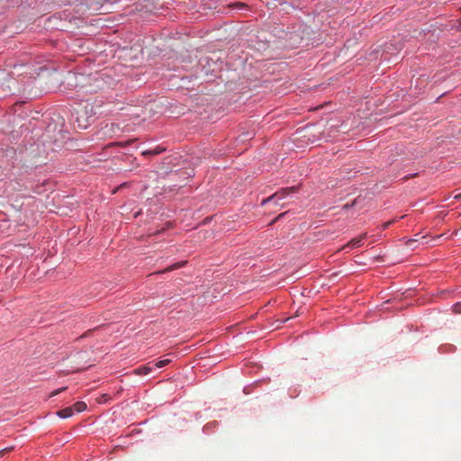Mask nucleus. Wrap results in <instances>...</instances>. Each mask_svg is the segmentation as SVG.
<instances>
[{
    "mask_svg": "<svg viewBox=\"0 0 461 461\" xmlns=\"http://www.w3.org/2000/svg\"><path fill=\"white\" fill-rule=\"evenodd\" d=\"M295 190H296V187H294V186L284 188V189L275 193L274 194L268 196L267 198L263 199V201L261 202V204L265 205L270 202H273L274 203H276L277 205L284 206V203H281V201L284 200L285 198H286L290 194L294 193Z\"/></svg>",
    "mask_w": 461,
    "mask_h": 461,
    "instance_id": "obj_1",
    "label": "nucleus"
},
{
    "mask_svg": "<svg viewBox=\"0 0 461 461\" xmlns=\"http://www.w3.org/2000/svg\"><path fill=\"white\" fill-rule=\"evenodd\" d=\"M90 118L91 116H87L86 107L79 108L75 113V122H77L78 128H87Z\"/></svg>",
    "mask_w": 461,
    "mask_h": 461,
    "instance_id": "obj_2",
    "label": "nucleus"
},
{
    "mask_svg": "<svg viewBox=\"0 0 461 461\" xmlns=\"http://www.w3.org/2000/svg\"><path fill=\"white\" fill-rule=\"evenodd\" d=\"M366 234H362L361 236L357 237V238H354L352 239L351 240H349L348 242L347 245H345L343 247V249H346V248H350V249H355V248H358L362 245V241L364 239H366Z\"/></svg>",
    "mask_w": 461,
    "mask_h": 461,
    "instance_id": "obj_3",
    "label": "nucleus"
},
{
    "mask_svg": "<svg viewBox=\"0 0 461 461\" xmlns=\"http://www.w3.org/2000/svg\"><path fill=\"white\" fill-rule=\"evenodd\" d=\"M74 414L73 407H66L57 412V415L60 418L67 419Z\"/></svg>",
    "mask_w": 461,
    "mask_h": 461,
    "instance_id": "obj_4",
    "label": "nucleus"
},
{
    "mask_svg": "<svg viewBox=\"0 0 461 461\" xmlns=\"http://www.w3.org/2000/svg\"><path fill=\"white\" fill-rule=\"evenodd\" d=\"M151 371V368L147 366H141L133 370V374L137 375H146Z\"/></svg>",
    "mask_w": 461,
    "mask_h": 461,
    "instance_id": "obj_5",
    "label": "nucleus"
},
{
    "mask_svg": "<svg viewBox=\"0 0 461 461\" xmlns=\"http://www.w3.org/2000/svg\"><path fill=\"white\" fill-rule=\"evenodd\" d=\"M185 265V261H182V262L171 265L170 267L165 268L164 270L158 271L156 274H162V273L173 271V270H175L176 268H179V267H183Z\"/></svg>",
    "mask_w": 461,
    "mask_h": 461,
    "instance_id": "obj_6",
    "label": "nucleus"
},
{
    "mask_svg": "<svg viewBox=\"0 0 461 461\" xmlns=\"http://www.w3.org/2000/svg\"><path fill=\"white\" fill-rule=\"evenodd\" d=\"M165 150L164 148L157 147L153 149L144 150L142 151L143 156H149V155H158L162 153Z\"/></svg>",
    "mask_w": 461,
    "mask_h": 461,
    "instance_id": "obj_7",
    "label": "nucleus"
},
{
    "mask_svg": "<svg viewBox=\"0 0 461 461\" xmlns=\"http://www.w3.org/2000/svg\"><path fill=\"white\" fill-rule=\"evenodd\" d=\"M73 411L82 412L86 409V404L84 402H77L73 406Z\"/></svg>",
    "mask_w": 461,
    "mask_h": 461,
    "instance_id": "obj_8",
    "label": "nucleus"
},
{
    "mask_svg": "<svg viewBox=\"0 0 461 461\" xmlns=\"http://www.w3.org/2000/svg\"><path fill=\"white\" fill-rule=\"evenodd\" d=\"M169 362H170L169 359H163V360L158 361L155 364V366H156V367L160 368V367H163V366H167Z\"/></svg>",
    "mask_w": 461,
    "mask_h": 461,
    "instance_id": "obj_9",
    "label": "nucleus"
},
{
    "mask_svg": "<svg viewBox=\"0 0 461 461\" xmlns=\"http://www.w3.org/2000/svg\"><path fill=\"white\" fill-rule=\"evenodd\" d=\"M453 311L455 313H461V302L453 305Z\"/></svg>",
    "mask_w": 461,
    "mask_h": 461,
    "instance_id": "obj_10",
    "label": "nucleus"
},
{
    "mask_svg": "<svg viewBox=\"0 0 461 461\" xmlns=\"http://www.w3.org/2000/svg\"><path fill=\"white\" fill-rule=\"evenodd\" d=\"M66 389H67V387H62V388L57 389L50 393V397H53L59 393H60L61 392L65 391Z\"/></svg>",
    "mask_w": 461,
    "mask_h": 461,
    "instance_id": "obj_11",
    "label": "nucleus"
},
{
    "mask_svg": "<svg viewBox=\"0 0 461 461\" xmlns=\"http://www.w3.org/2000/svg\"><path fill=\"white\" fill-rule=\"evenodd\" d=\"M393 221L394 220L384 222L382 225V230H384L385 229H387Z\"/></svg>",
    "mask_w": 461,
    "mask_h": 461,
    "instance_id": "obj_12",
    "label": "nucleus"
},
{
    "mask_svg": "<svg viewBox=\"0 0 461 461\" xmlns=\"http://www.w3.org/2000/svg\"><path fill=\"white\" fill-rule=\"evenodd\" d=\"M131 142H133V140H127V141H125V142H118V145H119L120 147H125L126 145H128V144H130V143H131Z\"/></svg>",
    "mask_w": 461,
    "mask_h": 461,
    "instance_id": "obj_13",
    "label": "nucleus"
},
{
    "mask_svg": "<svg viewBox=\"0 0 461 461\" xmlns=\"http://www.w3.org/2000/svg\"><path fill=\"white\" fill-rule=\"evenodd\" d=\"M355 203H356V200H354L351 204L347 203V204L343 205L342 208L344 210H348L349 207L353 206L355 204Z\"/></svg>",
    "mask_w": 461,
    "mask_h": 461,
    "instance_id": "obj_14",
    "label": "nucleus"
},
{
    "mask_svg": "<svg viewBox=\"0 0 461 461\" xmlns=\"http://www.w3.org/2000/svg\"><path fill=\"white\" fill-rule=\"evenodd\" d=\"M454 199L456 200H461V193L460 194H457L454 196Z\"/></svg>",
    "mask_w": 461,
    "mask_h": 461,
    "instance_id": "obj_15",
    "label": "nucleus"
},
{
    "mask_svg": "<svg viewBox=\"0 0 461 461\" xmlns=\"http://www.w3.org/2000/svg\"><path fill=\"white\" fill-rule=\"evenodd\" d=\"M5 451H7V449H2V450L0 451V453L2 454V453H4V452H5Z\"/></svg>",
    "mask_w": 461,
    "mask_h": 461,
    "instance_id": "obj_16",
    "label": "nucleus"
},
{
    "mask_svg": "<svg viewBox=\"0 0 461 461\" xmlns=\"http://www.w3.org/2000/svg\"><path fill=\"white\" fill-rule=\"evenodd\" d=\"M126 183H123L120 187L125 186Z\"/></svg>",
    "mask_w": 461,
    "mask_h": 461,
    "instance_id": "obj_17",
    "label": "nucleus"
},
{
    "mask_svg": "<svg viewBox=\"0 0 461 461\" xmlns=\"http://www.w3.org/2000/svg\"><path fill=\"white\" fill-rule=\"evenodd\" d=\"M284 214H279V216L277 217V219L281 218Z\"/></svg>",
    "mask_w": 461,
    "mask_h": 461,
    "instance_id": "obj_18",
    "label": "nucleus"
}]
</instances>
